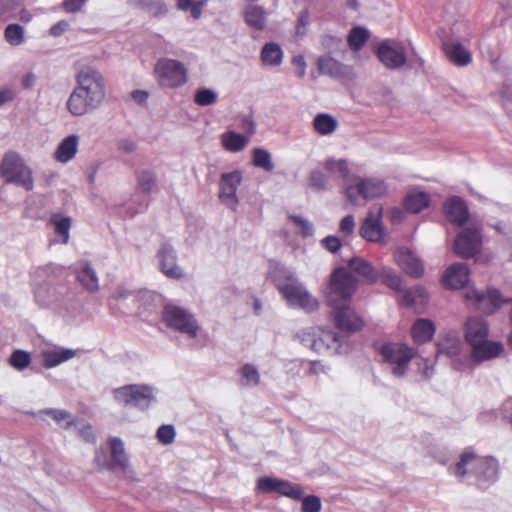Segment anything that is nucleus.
<instances>
[{
  "label": "nucleus",
  "instance_id": "f257e3e1",
  "mask_svg": "<svg viewBox=\"0 0 512 512\" xmlns=\"http://www.w3.org/2000/svg\"><path fill=\"white\" fill-rule=\"evenodd\" d=\"M357 287L354 276L345 268H337L331 275L328 303L333 309L332 317L335 326L348 333L360 331L364 321L350 307L351 297Z\"/></svg>",
  "mask_w": 512,
  "mask_h": 512
},
{
  "label": "nucleus",
  "instance_id": "f03ea898",
  "mask_svg": "<svg viewBox=\"0 0 512 512\" xmlns=\"http://www.w3.org/2000/svg\"><path fill=\"white\" fill-rule=\"evenodd\" d=\"M467 464L473 465V476L480 489H487L497 481L499 464L495 458L478 456L472 450L466 449L450 470L457 478L462 479L468 474Z\"/></svg>",
  "mask_w": 512,
  "mask_h": 512
},
{
  "label": "nucleus",
  "instance_id": "7ed1b4c3",
  "mask_svg": "<svg viewBox=\"0 0 512 512\" xmlns=\"http://www.w3.org/2000/svg\"><path fill=\"white\" fill-rule=\"evenodd\" d=\"M0 176L6 183L16 184L26 191H31L34 187L32 170L14 151H9L4 155L0 163Z\"/></svg>",
  "mask_w": 512,
  "mask_h": 512
},
{
  "label": "nucleus",
  "instance_id": "20e7f679",
  "mask_svg": "<svg viewBox=\"0 0 512 512\" xmlns=\"http://www.w3.org/2000/svg\"><path fill=\"white\" fill-rule=\"evenodd\" d=\"M154 75L162 88H178L188 81V71L183 63L170 58H160L154 66Z\"/></svg>",
  "mask_w": 512,
  "mask_h": 512
},
{
  "label": "nucleus",
  "instance_id": "39448f33",
  "mask_svg": "<svg viewBox=\"0 0 512 512\" xmlns=\"http://www.w3.org/2000/svg\"><path fill=\"white\" fill-rule=\"evenodd\" d=\"M387 192V185L384 180L376 177H354L353 183L346 186L345 193L349 202L359 205L358 199L364 201L382 197Z\"/></svg>",
  "mask_w": 512,
  "mask_h": 512
},
{
  "label": "nucleus",
  "instance_id": "423d86ee",
  "mask_svg": "<svg viewBox=\"0 0 512 512\" xmlns=\"http://www.w3.org/2000/svg\"><path fill=\"white\" fill-rule=\"evenodd\" d=\"M162 320L168 328L186 334L189 338L197 336L199 329L197 320L180 306L166 304L162 310Z\"/></svg>",
  "mask_w": 512,
  "mask_h": 512
},
{
  "label": "nucleus",
  "instance_id": "0eeeda50",
  "mask_svg": "<svg viewBox=\"0 0 512 512\" xmlns=\"http://www.w3.org/2000/svg\"><path fill=\"white\" fill-rule=\"evenodd\" d=\"M380 353L384 361L393 366V375L402 377L410 361L417 355V350L404 343H387L382 345Z\"/></svg>",
  "mask_w": 512,
  "mask_h": 512
},
{
  "label": "nucleus",
  "instance_id": "6e6552de",
  "mask_svg": "<svg viewBox=\"0 0 512 512\" xmlns=\"http://www.w3.org/2000/svg\"><path fill=\"white\" fill-rule=\"evenodd\" d=\"M77 89L81 90L97 106L105 98V82L101 73L91 67L81 69L76 76Z\"/></svg>",
  "mask_w": 512,
  "mask_h": 512
},
{
  "label": "nucleus",
  "instance_id": "1a4fd4ad",
  "mask_svg": "<svg viewBox=\"0 0 512 512\" xmlns=\"http://www.w3.org/2000/svg\"><path fill=\"white\" fill-rule=\"evenodd\" d=\"M256 490L261 493H277L292 500H300L304 495V489L299 484L276 477H260L256 483Z\"/></svg>",
  "mask_w": 512,
  "mask_h": 512
},
{
  "label": "nucleus",
  "instance_id": "9d476101",
  "mask_svg": "<svg viewBox=\"0 0 512 512\" xmlns=\"http://www.w3.org/2000/svg\"><path fill=\"white\" fill-rule=\"evenodd\" d=\"M277 288L291 306L300 307L307 312H312L319 306L316 298L309 294L302 284L296 281L277 284Z\"/></svg>",
  "mask_w": 512,
  "mask_h": 512
},
{
  "label": "nucleus",
  "instance_id": "9b49d317",
  "mask_svg": "<svg viewBox=\"0 0 512 512\" xmlns=\"http://www.w3.org/2000/svg\"><path fill=\"white\" fill-rule=\"evenodd\" d=\"M465 298L472 302L477 310L487 315L493 314L503 304L509 302V299L503 298L501 292L496 288H489L486 293L468 289Z\"/></svg>",
  "mask_w": 512,
  "mask_h": 512
},
{
  "label": "nucleus",
  "instance_id": "f8f14e48",
  "mask_svg": "<svg viewBox=\"0 0 512 512\" xmlns=\"http://www.w3.org/2000/svg\"><path fill=\"white\" fill-rule=\"evenodd\" d=\"M482 246V235L478 228H465L454 241V252L461 258H471L477 254Z\"/></svg>",
  "mask_w": 512,
  "mask_h": 512
},
{
  "label": "nucleus",
  "instance_id": "ddd939ff",
  "mask_svg": "<svg viewBox=\"0 0 512 512\" xmlns=\"http://www.w3.org/2000/svg\"><path fill=\"white\" fill-rule=\"evenodd\" d=\"M114 396L126 406H147L152 399V390L145 385H127L116 389Z\"/></svg>",
  "mask_w": 512,
  "mask_h": 512
},
{
  "label": "nucleus",
  "instance_id": "4468645a",
  "mask_svg": "<svg viewBox=\"0 0 512 512\" xmlns=\"http://www.w3.org/2000/svg\"><path fill=\"white\" fill-rule=\"evenodd\" d=\"M242 180V175L239 171L223 173L219 181V199L220 201L231 208L236 210L238 205V198L236 192Z\"/></svg>",
  "mask_w": 512,
  "mask_h": 512
},
{
  "label": "nucleus",
  "instance_id": "2eb2a0df",
  "mask_svg": "<svg viewBox=\"0 0 512 512\" xmlns=\"http://www.w3.org/2000/svg\"><path fill=\"white\" fill-rule=\"evenodd\" d=\"M382 212V206H373L361 224L360 235L367 241L379 242L382 239L384 234L381 222Z\"/></svg>",
  "mask_w": 512,
  "mask_h": 512
},
{
  "label": "nucleus",
  "instance_id": "dca6fc26",
  "mask_svg": "<svg viewBox=\"0 0 512 512\" xmlns=\"http://www.w3.org/2000/svg\"><path fill=\"white\" fill-rule=\"evenodd\" d=\"M319 73L338 79H351L353 69L330 56H322L317 62Z\"/></svg>",
  "mask_w": 512,
  "mask_h": 512
},
{
  "label": "nucleus",
  "instance_id": "f3484780",
  "mask_svg": "<svg viewBox=\"0 0 512 512\" xmlns=\"http://www.w3.org/2000/svg\"><path fill=\"white\" fill-rule=\"evenodd\" d=\"M469 281V269L464 263L450 265L442 276V283L449 289H460Z\"/></svg>",
  "mask_w": 512,
  "mask_h": 512
},
{
  "label": "nucleus",
  "instance_id": "a211bd4d",
  "mask_svg": "<svg viewBox=\"0 0 512 512\" xmlns=\"http://www.w3.org/2000/svg\"><path fill=\"white\" fill-rule=\"evenodd\" d=\"M161 272L171 279H180L183 276L181 268L176 263V254L173 247L163 244L158 252Z\"/></svg>",
  "mask_w": 512,
  "mask_h": 512
},
{
  "label": "nucleus",
  "instance_id": "6ab92c4d",
  "mask_svg": "<svg viewBox=\"0 0 512 512\" xmlns=\"http://www.w3.org/2000/svg\"><path fill=\"white\" fill-rule=\"evenodd\" d=\"M444 211L448 220L458 226L464 225L469 216L466 203L458 196H453L445 202Z\"/></svg>",
  "mask_w": 512,
  "mask_h": 512
},
{
  "label": "nucleus",
  "instance_id": "aec40b11",
  "mask_svg": "<svg viewBox=\"0 0 512 512\" xmlns=\"http://www.w3.org/2000/svg\"><path fill=\"white\" fill-rule=\"evenodd\" d=\"M76 279L89 292H96L99 289V281L96 271L88 261H79L74 266Z\"/></svg>",
  "mask_w": 512,
  "mask_h": 512
},
{
  "label": "nucleus",
  "instance_id": "412c9836",
  "mask_svg": "<svg viewBox=\"0 0 512 512\" xmlns=\"http://www.w3.org/2000/svg\"><path fill=\"white\" fill-rule=\"evenodd\" d=\"M395 259L399 267L409 276L419 278L424 273V267L421 261L415 257L409 250H399L395 254Z\"/></svg>",
  "mask_w": 512,
  "mask_h": 512
},
{
  "label": "nucleus",
  "instance_id": "4be33fe9",
  "mask_svg": "<svg viewBox=\"0 0 512 512\" xmlns=\"http://www.w3.org/2000/svg\"><path fill=\"white\" fill-rule=\"evenodd\" d=\"M488 324L485 320L478 317H471L465 324V339L473 346L478 342H483L488 336Z\"/></svg>",
  "mask_w": 512,
  "mask_h": 512
},
{
  "label": "nucleus",
  "instance_id": "5701e85b",
  "mask_svg": "<svg viewBox=\"0 0 512 512\" xmlns=\"http://www.w3.org/2000/svg\"><path fill=\"white\" fill-rule=\"evenodd\" d=\"M98 106L79 89L75 88L67 101V109L74 116H82Z\"/></svg>",
  "mask_w": 512,
  "mask_h": 512
},
{
  "label": "nucleus",
  "instance_id": "b1692460",
  "mask_svg": "<svg viewBox=\"0 0 512 512\" xmlns=\"http://www.w3.org/2000/svg\"><path fill=\"white\" fill-rule=\"evenodd\" d=\"M471 353V359L475 362H482L499 356L503 352L501 343L488 341L487 338L483 342L474 344Z\"/></svg>",
  "mask_w": 512,
  "mask_h": 512
},
{
  "label": "nucleus",
  "instance_id": "393cba45",
  "mask_svg": "<svg viewBox=\"0 0 512 512\" xmlns=\"http://www.w3.org/2000/svg\"><path fill=\"white\" fill-rule=\"evenodd\" d=\"M436 331L435 324L430 319H417L410 330L411 338L416 344H424L431 341Z\"/></svg>",
  "mask_w": 512,
  "mask_h": 512
},
{
  "label": "nucleus",
  "instance_id": "a878e982",
  "mask_svg": "<svg viewBox=\"0 0 512 512\" xmlns=\"http://www.w3.org/2000/svg\"><path fill=\"white\" fill-rule=\"evenodd\" d=\"M377 56L388 68H398L406 62L405 53L401 48H393L386 43L379 46Z\"/></svg>",
  "mask_w": 512,
  "mask_h": 512
},
{
  "label": "nucleus",
  "instance_id": "bb28decb",
  "mask_svg": "<svg viewBox=\"0 0 512 512\" xmlns=\"http://www.w3.org/2000/svg\"><path fill=\"white\" fill-rule=\"evenodd\" d=\"M443 52L454 65L463 67L472 61L471 52L461 43H444Z\"/></svg>",
  "mask_w": 512,
  "mask_h": 512
},
{
  "label": "nucleus",
  "instance_id": "cd10ccee",
  "mask_svg": "<svg viewBox=\"0 0 512 512\" xmlns=\"http://www.w3.org/2000/svg\"><path fill=\"white\" fill-rule=\"evenodd\" d=\"M108 444L111 454V463L105 465L103 468L108 470H112L114 467H120L123 470L126 469L129 465V460L122 440L117 437H111L108 440Z\"/></svg>",
  "mask_w": 512,
  "mask_h": 512
},
{
  "label": "nucleus",
  "instance_id": "c85d7f7f",
  "mask_svg": "<svg viewBox=\"0 0 512 512\" xmlns=\"http://www.w3.org/2000/svg\"><path fill=\"white\" fill-rule=\"evenodd\" d=\"M312 347L318 353L337 351L341 347L340 336L332 330H322L320 335L314 339Z\"/></svg>",
  "mask_w": 512,
  "mask_h": 512
},
{
  "label": "nucleus",
  "instance_id": "c756f323",
  "mask_svg": "<svg viewBox=\"0 0 512 512\" xmlns=\"http://www.w3.org/2000/svg\"><path fill=\"white\" fill-rule=\"evenodd\" d=\"M79 145V137L77 135H69L64 138L58 145L54 157L61 163H67L72 160L77 151Z\"/></svg>",
  "mask_w": 512,
  "mask_h": 512
},
{
  "label": "nucleus",
  "instance_id": "7c9ffc66",
  "mask_svg": "<svg viewBox=\"0 0 512 512\" xmlns=\"http://www.w3.org/2000/svg\"><path fill=\"white\" fill-rule=\"evenodd\" d=\"M267 12L256 4L248 5L244 10L245 23L254 30L262 31L266 26Z\"/></svg>",
  "mask_w": 512,
  "mask_h": 512
},
{
  "label": "nucleus",
  "instance_id": "2f4dec72",
  "mask_svg": "<svg viewBox=\"0 0 512 512\" xmlns=\"http://www.w3.org/2000/svg\"><path fill=\"white\" fill-rule=\"evenodd\" d=\"M350 269L361 276L363 280L369 284H373L378 280V273L372 265L362 258H352L349 260Z\"/></svg>",
  "mask_w": 512,
  "mask_h": 512
},
{
  "label": "nucleus",
  "instance_id": "473e14b6",
  "mask_svg": "<svg viewBox=\"0 0 512 512\" xmlns=\"http://www.w3.org/2000/svg\"><path fill=\"white\" fill-rule=\"evenodd\" d=\"M75 351L71 349H52L42 352L43 365L45 368H52L73 358Z\"/></svg>",
  "mask_w": 512,
  "mask_h": 512
},
{
  "label": "nucleus",
  "instance_id": "72a5a7b5",
  "mask_svg": "<svg viewBox=\"0 0 512 512\" xmlns=\"http://www.w3.org/2000/svg\"><path fill=\"white\" fill-rule=\"evenodd\" d=\"M430 197L426 192H411L404 198L403 206L410 213H419L429 206Z\"/></svg>",
  "mask_w": 512,
  "mask_h": 512
},
{
  "label": "nucleus",
  "instance_id": "f704fd0d",
  "mask_svg": "<svg viewBox=\"0 0 512 512\" xmlns=\"http://www.w3.org/2000/svg\"><path fill=\"white\" fill-rule=\"evenodd\" d=\"M39 415H47L53 419V421L63 429H70L75 425V417L67 410L46 408L39 411Z\"/></svg>",
  "mask_w": 512,
  "mask_h": 512
},
{
  "label": "nucleus",
  "instance_id": "c9c22d12",
  "mask_svg": "<svg viewBox=\"0 0 512 512\" xmlns=\"http://www.w3.org/2000/svg\"><path fill=\"white\" fill-rule=\"evenodd\" d=\"M248 142V136H244L234 131H228L221 135L222 146L229 152H239L243 150Z\"/></svg>",
  "mask_w": 512,
  "mask_h": 512
},
{
  "label": "nucleus",
  "instance_id": "e433bc0d",
  "mask_svg": "<svg viewBox=\"0 0 512 512\" xmlns=\"http://www.w3.org/2000/svg\"><path fill=\"white\" fill-rule=\"evenodd\" d=\"M462 342L456 333H448L442 337L438 343L439 352L449 357L459 355Z\"/></svg>",
  "mask_w": 512,
  "mask_h": 512
},
{
  "label": "nucleus",
  "instance_id": "4c0bfd02",
  "mask_svg": "<svg viewBox=\"0 0 512 512\" xmlns=\"http://www.w3.org/2000/svg\"><path fill=\"white\" fill-rule=\"evenodd\" d=\"M337 127V120L327 113H319L313 119V128L319 135H330Z\"/></svg>",
  "mask_w": 512,
  "mask_h": 512
},
{
  "label": "nucleus",
  "instance_id": "58836bf2",
  "mask_svg": "<svg viewBox=\"0 0 512 512\" xmlns=\"http://www.w3.org/2000/svg\"><path fill=\"white\" fill-rule=\"evenodd\" d=\"M283 52L276 43H267L261 51V60L265 65L279 66L282 63Z\"/></svg>",
  "mask_w": 512,
  "mask_h": 512
},
{
  "label": "nucleus",
  "instance_id": "ea45409f",
  "mask_svg": "<svg viewBox=\"0 0 512 512\" xmlns=\"http://www.w3.org/2000/svg\"><path fill=\"white\" fill-rule=\"evenodd\" d=\"M368 39V30L361 26H356L350 30L347 37V43L352 51L357 52L364 46Z\"/></svg>",
  "mask_w": 512,
  "mask_h": 512
},
{
  "label": "nucleus",
  "instance_id": "a19ab883",
  "mask_svg": "<svg viewBox=\"0 0 512 512\" xmlns=\"http://www.w3.org/2000/svg\"><path fill=\"white\" fill-rule=\"evenodd\" d=\"M252 163L255 167L261 168L267 172H271L274 169L270 153L263 148L253 149Z\"/></svg>",
  "mask_w": 512,
  "mask_h": 512
},
{
  "label": "nucleus",
  "instance_id": "79ce46f5",
  "mask_svg": "<svg viewBox=\"0 0 512 512\" xmlns=\"http://www.w3.org/2000/svg\"><path fill=\"white\" fill-rule=\"evenodd\" d=\"M4 38L11 46H19L25 41L24 28L16 23L9 24L4 30Z\"/></svg>",
  "mask_w": 512,
  "mask_h": 512
},
{
  "label": "nucleus",
  "instance_id": "37998d69",
  "mask_svg": "<svg viewBox=\"0 0 512 512\" xmlns=\"http://www.w3.org/2000/svg\"><path fill=\"white\" fill-rule=\"evenodd\" d=\"M207 2L208 0H177V8L182 11L189 10L194 19H199Z\"/></svg>",
  "mask_w": 512,
  "mask_h": 512
},
{
  "label": "nucleus",
  "instance_id": "c03bdc74",
  "mask_svg": "<svg viewBox=\"0 0 512 512\" xmlns=\"http://www.w3.org/2000/svg\"><path fill=\"white\" fill-rule=\"evenodd\" d=\"M378 279H380L383 284L395 291H401L403 288L401 277L397 275L392 269L383 268L378 273Z\"/></svg>",
  "mask_w": 512,
  "mask_h": 512
},
{
  "label": "nucleus",
  "instance_id": "a18cd8bd",
  "mask_svg": "<svg viewBox=\"0 0 512 512\" xmlns=\"http://www.w3.org/2000/svg\"><path fill=\"white\" fill-rule=\"evenodd\" d=\"M324 168L331 174L337 173L344 180H347L349 177V165L344 159H328L324 163Z\"/></svg>",
  "mask_w": 512,
  "mask_h": 512
},
{
  "label": "nucleus",
  "instance_id": "49530a36",
  "mask_svg": "<svg viewBox=\"0 0 512 512\" xmlns=\"http://www.w3.org/2000/svg\"><path fill=\"white\" fill-rule=\"evenodd\" d=\"M50 221L55 227V232L62 236V243H68L71 219L69 217H61L56 214L52 215Z\"/></svg>",
  "mask_w": 512,
  "mask_h": 512
},
{
  "label": "nucleus",
  "instance_id": "de8ad7c7",
  "mask_svg": "<svg viewBox=\"0 0 512 512\" xmlns=\"http://www.w3.org/2000/svg\"><path fill=\"white\" fill-rule=\"evenodd\" d=\"M240 375L244 386H257L260 383L258 370L251 364H244L240 369Z\"/></svg>",
  "mask_w": 512,
  "mask_h": 512
},
{
  "label": "nucleus",
  "instance_id": "09e8293b",
  "mask_svg": "<svg viewBox=\"0 0 512 512\" xmlns=\"http://www.w3.org/2000/svg\"><path fill=\"white\" fill-rule=\"evenodd\" d=\"M426 298V292L421 287L411 288L405 291L402 297V303L407 306H413L417 303H422Z\"/></svg>",
  "mask_w": 512,
  "mask_h": 512
},
{
  "label": "nucleus",
  "instance_id": "8fccbe9b",
  "mask_svg": "<svg viewBox=\"0 0 512 512\" xmlns=\"http://www.w3.org/2000/svg\"><path fill=\"white\" fill-rule=\"evenodd\" d=\"M139 4L153 17H161L167 13V7L161 0H140Z\"/></svg>",
  "mask_w": 512,
  "mask_h": 512
},
{
  "label": "nucleus",
  "instance_id": "3c124183",
  "mask_svg": "<svg viewBox=\"0 0 512 512\" xmlns=\"http://www.w3.org/2000/svg\"><path fill=\"white\" fill-rule=\"evenodd\" d=\"M31 363V356L28 352L24 350H15L10 358L9 364L18 370H23L27 368Z\"/></svg>",
  "mask_w": 512,
  "mask_h": 512
},
{
  "label": "nucleus",
  "instance_id": "603ef678",
  "mask_svg": "<svg viewBox=\"0 0 512 512\" xmlns=\"http://www.w3.org/2000/svg\"><path fill=\"white\" fill-rule=\"evenodd\" d=\"M137 182L143 192L149 193L156 185V178L153 172L144 170L138 174Z\"/></svg>",
  "mask_w": 512,
  "mask_h": 512
},
{
  "label": "nucleus",
  "instance_id": "864d4df0",
  "mask_svg": "<svg viewBox=\"0 0 512 512\" xmlns=\"http://www.w3.org/2000/svg\"><path fill=\"white\" fill-rule=\"evenodd\" d=\"M194 101L199 106L212 105L217 101V93L207 88L199 89L194 95Z\"/></svg>",
  "mask_w": 512,
  "mask_h": 512
},
{
  "label": "nucleus",
  "instance_id": "5fc2aeb1",
  "mask_svg": "<svg viewBox=\"0 0 512 512\" xmlns=\"http://www.w3.org/2000/svg\"><path fill=\"white\" fill-rule=\"evenodd\" d=\"M288 219L299 229V232L303 237L312 236L313 227L310 222L301 216L296 215H290Z\"/></svg>",
  "mask_w": 512,
  "mask_h": 512
},
{
  "label": "nucleus",
  "instance_id": "6e6d98bb",
  "mask_svg": "<svg viewBox=\"0 0 512 512\" xmlns=\"http://www.w3.org/2000/svg\"><path fill=\"white\" fill-rule=\"evenodd\" d=\"M302 500L301 511L302 512H320L321 500L315 495L306 496L300 499Z\"/></svg>",
  "mask_w": 512,
  "mask_h": 512
},
{
  "label": "nucleus",
  "instance_id": "4d7b16f0",
  "mask_svg": "<svg viewBox=\"0 0 512 512\" xmlns=\"http://www.w3.org/2000/svg\"><path fill=\"white\" fill-rule=\"evenodd\" d=\"M175 438V429L172 425H162L157 430V439L164 445L171 444Z\"/></svg>",
  "mask_w": 512,
  "mask_h": 512
},
{
  "label": "nucleus",
  "instance_id": "13d9d810",
  "mask_svg": "<svg viewBox=\"0 0 512 512\" xmlns=\"http://www.w3.org/2000/svg\"><path fill=\"white\" fill-rule=\"evenodd\" d=\"M309 18H310V15H309V11L306 9V10H303L299 16H298V19H297V23H296V26H295V35L296 36H303L306 34L307 32V27L309 25Z\"/></svg>",
  "mask_w": 512,
  "mask_h": 512
},
{
  "label": "nucleus",
  "instance_id": "bf43d9fd",
  "mask_svg": "<svg viewBox=\"0 0 512 512\" xmlns=\"http://www.w3.org/2000/svg\"><path fill=\"white\" fill-rule=\"evenodd\" d=\"M310 185L316 189H323L327 183L325 174L320 170H315L309 178Z\"/></svg>",
  "mask_w": 512,
  "mask_h": 512
},
{
  "label": "nucleus",
  "instance_id": "052dcab7",
  "mask_svg": "<svg viewBox=\"0 0 512 512\" xmlns=\"http://www.w3.org/2000/svg\"><path fill=\"white\" fill-rule=\"evenodd\" d=\"M87 0H63L62 7L67 13H76L81 10Z\"/></svg>",
  "mask_w": 512,
  "mask_h": 512
},
{
  "label": "nucleus",
  "instance_id": "680f3d73",
  "mask_svg": "<svg viewBox=\"0 0 512 512\" xmlns=\"http://www.w3.org/2000/svg\"><path fill=\"white\" fill-rule=\"evenodd\" d=\"M321 242L323 247L332 253L337 252L341 248V241L335 236H327Z\"/></svg>",
  "mask_w": 512,
  "mask_h": 512
},
{
  "label": "nucleus",
  "instance_id": "e2e57ef3",
  "mask_svg": "<svg viewBox=\"0 0 512 512\" xmlns=\"http://www.w3.org/2000/svg\"><path fill=\"white\" fill-rule=\"evenodd\" d=\"M354 228H355V221H354V217L352 215L345 216L341 220L340 225H339V230L344 235H350L354 231Z\"/></svg>",
  "mask_w": 512,
  "mask_h": 512
},
{
  "label": "nucleus",
  "instance_id": "0e129e2a",
  "mask_svg": "<svg viewBox=\"0 0 512 512\" xmlns=\"http://www.w3.org/2000/svg\"><path fill=\"white\" fill-rule=\"evenodd\" d=\"M79 436L87 443H95L96 436L93 431V427L90 424H86L78 430Z\"/></svg>",
  "mask_w": 512,
  "mask_h": 512
},
{
  "label": "nucleus",
  "instance_id": "69168bd1",
  "mask_svg": "<svg viewBox=\"0 0 512 512\" xmlns=\"http://www.w3.org/2000/svg\"><path fill=\"white\" fill-rule=\"evenodd\" d=\"M67 27L68 23L66 21H59L50 28L49 32L52 36L58 37L67 29Z\"/></svg>",
  "mask_w": 512,
  "mask_h": 512
},
{
  "label": "nucleus",
  "instance_id": "338daca9",
  "mask_svg": "<svg viewBox=\"0 0 512 512\" xmlns=\"http://www.w3.org/2000/svg\"><path fill=\"white\" fill-rule=\"evenodd\" d=\"M131 96L135 102L143 104L147 101L149 94L144 90H135L132 92Z\"/></svg>",
  "mask_w": 512,
  "mask_h": 512
},
{
  "label": "nucleus",
  "instance_id": "774afa93",
  "mask_svg": "<svg viewBox=\"0 0 512 512\" xmlns=\"http://www.w3.org/2000/svg\"><path fill=\"white\" fill-rule=\"evenodd\" d=\"M14 92L11 89L0 90V105L14 99Z\"/></svg>",
  "mask_w": 512,
  "mask_h": 512
}]
</instances>
